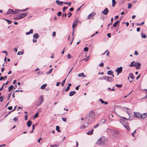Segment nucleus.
<instances>
[{
	"label": "nucleus",
	"mask_w": 147,
	"mask_h": 147,
	"mask_svg": "<svg viewBox=\"0 0 147 147\" xmlns=\"http://www.w3.org/2000/svg\"><path fill=\"white\" fill-rule=\"evenodd\" d=\"M63 3L66 5L68 4L69 6H70L71 5V3L70 2H63Z\"/></svg>",
	"instance_id": "nucleus-45"
},
{
	"label": "nucleus",
	"mask_w": 147,
	"mask_h": 147,
	"mask_svg": "<svg viewBox=\"0 0 147 147\" xmlns=\"http://www.w3.org/2000/svg\"><path fill=\"white\" fill-rule=\"evenodd\" d=\"M99 65L100 67H103L104 65V64L103 63H101L99 64Z\"/></svg>",
	"instance_id": "nucleus-56"
},
{
	"label": "nucleus",
	"mask_w": 147,
	"mask_h": 147,
	"mask_svg": "<svg viewBox=\"0 0 147 147\" xmlns=\"http://www.w3.org/2000/svg\"><path fill=\"white\" fill-rule=\"evenodd\" d=\"M94 129H92L90 131H89L86 134L88 135H91L93 134Z\"/></svg>",
	"instance_id": "nucleus-20"
},
{
	"label": "nucleus",
	"mask_w": 147,
	"mask_h": 147,
	"mask_svg": "<svg viewBox=\"0 0 147 147\" xmlns=\"http://www.w3.org/2000/svg\"><path fill=\"white\" fill-rule=\"evenodd\" d=\"M46 86H47V84H43V85H42L41 86V88H40L42 90H43L45 88Z\"/></svg>",
	"instance_id": "nucleus-26"
},
{
	"label": "nucleus",
	"mask_w": 147,
	"mask_h": 147,
	"mask_svg": "<svg viewBox=\"0 0 147 147\" xmlns=\"http://www.w3.org/2000/svg\"><path fill=\"white\" fill-rule=\"evenodd\" d=\"M109 12V10L107 8H106L104 10L102 11L101 12L105 15H107Z\"/></svg>",
	"instance_id": "nucleus-12"
},
{
	"label": "nucleus",
	"mask_w": 147,
	"mask_h": 147,
	"mask_svg": "<svg viewBox=\"0 0 147 147\" xmlns=\"http://www.w3.org/2000/svg\"><path fill=\"white\" fill-rule=\"evenodd\" d=\"M65 80H66V78L64 80H63V82H62L61 83V85L62 86H64V85L65 84Z\"/></svg>",
	"instance_id": "nucleus-39"
},
{
	"label": "nucleus",
	"mask_w": 147,
	"mask_h": 147,
	"mask_svg": "<svg viewBox=\"0 0 147 147\" xmlns=\"http://www.w3.org/2000/svg\"><path fill=\"white\" fill-rule=\"evenodd\" d=\"M4 20L7 21V23L9 24H10L12 23V21L10 20L7 19H4Z\"/></svg>",
	"instance_id": "nucleus-32"
},
{
	"label": "nucleus",
	"mask_w": 147,
	"mask_h": 147,
	"mask_svg": "<svg viewBox=\"0 0 147 147\" xmlns=\"http://www.w3.org/2000/svg\"><path fill=\"white\" fill-rule=\"evenodd\" d=\"M80 85H78L76 87L75 89L76 90H78L79 88V87L80 86Z\"/></svg>",
	"instance_id": "nucleus-64"
},
{
	"label": "nucleus",
	"mask_w": 147,
	"mask_h": 147,
	"mask_svg": "<svg viewBox=\"0 0 147 147\" xmlns=\"http://www.w3.org/2000/svg\"><path fill=\"white\" fill-rule=\"evenodd\" d=\"M56 35V32H53L52 34V36H54Z\"/></svg>",
	"instance_id": "nucleus-58"
},
{
	"label": "nucleus",
	"mask_w": 147,
	"mask_h": 147,
	"mask_svg": "<svg viewBox=\"0 0 147 147\" xmlns=\"http://www.w3.org/2000/svg\"><path fill=\"white\" fill-rule=\"evenodd\" d=\"M141 115H142L141 117H142L141 118L143 119L145 118L146 117V113H145L142 114H141Z\"/></svg>",
	"instance_id": "nucleus-24"
},
{
	"label": "nucleus",
	"mask_w": 147,
	"mask_h": 147,
	"mask_svg": "<svg viewBox=\"0 0 147 147\" xmlns=\"http://www.w3.org/2000/svg\"><path fill=\"white\" fill-rule=\"evenodd\" d=\"M28 14L27 12L22 13L20 14L17 17L14 18V19L15 20H18L21 19L25 17Z\"/></svg>",
	"instance_id": "nucleus-2"
},
{
	"label": "nucleus",
	"mask_w": 147,
	"mask_h": 147,
	"mask_svg": "<svg viewBox=\"0 0 147 147\" xmlns=\"http://www.w3.org/2000/svg\"><path fill=\"white\" fill-rule=\"evenodd\" d=\"M98 79L100 80H105V76L102 77H101L98 78Z\"/></svg>",
	"instance_id": "nucleus-53"
},
{
	"label": "nucleus",
	"mask_w": 147,
	"mask_h": 147,
	"mask_svg": "<svg viewBox=\"0 0 147 147\" xmlns=\"http://www.w3.org/2000/svg\"><path fill=\"white\" fill-rule=\"evenodd\" d=\"M38 116V113H37L34 115V118H37Z\"/></svg>",
	"instance_id": "nucleus-46"
},
{
	"label": "nucleus",
	"mask_w": 147,
	"mask_h": 147,
	"mask_svg": "<svg viewBox=\"0 0 147 147\" xmlns=\"http://www.w3.org/2000/svg\"><path fill=\"white\" fill-rule=\"evenodd\" d=\"M115 86L117 87H118V88H120L122 86V84H116L115 85Z\"/></svg>",
	"instance_id": "nucleus-35"
},
{
	"label": "nucleus",
	"mask_w": 147,
	"mask_h": 147,
	"mask_svg": "<svg viewBox=\"0 0 147 147\" xmlns=\"http://www.w3.org/2000/svg\"><path fill=\"white\" fill-rule=\"evenodd\" d=\"M107 36L109 37V38H110L111 36V34L110 33H108L107 34Z\"/></svg>",
	"instance_id": "nucleus-62"
},
{
	"label": "nucleus",
	"mask_w": 147,
	"mask_h": 147,
	"mask_svg": "<svg viewBox=\"0 0 147 147\" xmlns=\"http://www.w3.org/2000/svg\"><path fill=\"white\" fill-rule=\"evenodd\" d=\"M128 8H130L132 6V5L130 3H128Z\"/></svg>",
	"instance_id": "nucleus-51"
},
{
	"label": "nucleus",
	"mask_w": 147,
	"mask_h": 147,
	"mask_svg": "<svg viewBox=\"0 0 147 147\" xmlns=\"http://www.w3.org/2000/svg\"><path fill=\"white\" fill-rule=\"evenodd\" d=\"M134 54L135 55H137L138 54V53L136 51H135L134 52Z\"/></svg>",
	"instance_id": "nucleus-59"
},
{
	"label": "nucleus",
	"mask_w": 147,
	"mask_h": 147,
	"mask_svg": "<svg viewBox=\"0 0 147 147\" xmlns=\"http://www.w3.org/2000/svg\"><path fill=\"white\" fill-rule=\"evenodd\" d=\"M35 126L34 124H33L32 126V131L31 133H32L33 132L34 130V129Z\"/></svg>",
	"instance_id": "nucleus-50"
},
{
	"label": "nucleus",
	"mask_w": 147,
	"mask_h": 147,
	"mask_svg": "<svg viewBox=\"0 0 147 147\" xmlns=\"http://www.w3.org/2000/svg\"><path fill=\"white\" fill-rule=\"evenodd\" d=\"M137 62L134 61H132L130 64L129 65V67H134L135 66Z\"/></svg>",
	"instance_id": "nucleus-13"
},
{
	"label": "nucleus",
	"mask_w": 147,
	"mask_h": 147,
	"mask_svg": "<svg viewBox=\"0 0 147 147\" xmlns=\"http://www.w3.org/2000/svg\"><path fill=\"white\" fill-rule=\"evenodd\" d=\"M107 74L108 75H111L113 74V72L111 70L108 71L107 72Z\"/></svg>",
	"instance_id": "nucleus-27"
},
{
	"label": "nucleus",
	"mask_w": 147,
	"mask_h": 147,
	"mask_svg": "<svg viewBox=\"0 0 147 147\" xmlns=\"http://www.w3.org/2000/svg\"><path fill=\"white\" fill-rule=\"evenodd\" d=\"M33 32V30L32 29H31L30 30L29 32H27L26 33V35H28L30 34H32Z\"/></svg>",
	"instance_id": "nucleus-23"
},
{
	"label": "nucleus",
	"mask_w": 147,
	"mask_h": 147,
	"mask_svg": "<svg viewBox=\"0 0 147 147\" xmlns=\"http://www.w3.org/2000/svg\"><path fill=\"white\" fill-rule=\"evenodd\" d=\"M123 126L128 131H129L130 130V128L129 127V126H128L127 125H123Z\"/></svg>",
	"instance_id": "nucleus-31"
},
{
	"label": "nucleus",
	"mask_w": 147,
	"mask_h": 147,
	"mask_svg": "<svg viewBox=\"0 0 147 147\" xmlns=\"http://www.w3.org/2000/svg\"><path fill=\"white\" fill-rule=\"evenodd\" d=\"M120 20H118L113 25V26L114 27H116L117 26V25L118 24L119 22H120Z\"/></svg>",
	"instance_id": "nucleus-25"
},
{
	"label": "nucleus",
	"mask_w": 147,
	"mask_h": 147,
	"mask_svg": "<svg viewBox=\"0 0 147 147\" xmlns=\"http://www.w3.org/2000/svg\"><path fill=\"white\" fill-rule=\"evenodd\" d=\"M95 13L93 12L92 13L90 14L88 17V19H90L92 18L95 15Z\"/></svg>",
	"instance_id": "nucleus-11"
},
{
	"label": "nucleus",
	"mask_w": 147,
	"mask_h": 147,
	"mask_svg": "<svg viewBox=\"0 0 147 147\" xmlns=\"http://www.w3.org/2000/svg\"><path fill=\"white\" fill-rule=\"evenodd\" d=\"M134 78L133 74L132 73H130L129 74V76L128 77V80L130 82H131L132 81V80L134 79Z\"/></svg>",
	"instance_id": "nucleus-5"
},
{
	"label": "nucleus",
	"mask_w": 147,
	"mask_h": 147,
	"mask_svg": "<svg viewBox=\"0 0 147 147\" xmlns=\"http://www.w3.org/2000/svg\"><path fill=\"white\" fill-rule=\"evenodd\" d=\"M122 67H120L118 68H117L116 70V71L117 73V75H118L119 74L122 72Z\"/></svg>",
	"instance_id": "nucleus-8"
},
{
	"label": "nucleus",
	"mask_w": 147,
	"mask_h": 147,
	"mask_svg": "<svg viewBox=\"0 0 147 147\" xmlns=\"http://www.w3.org/2000/svg\"><path fill=\"white\" fill-rule=\"evenodd\" d=\"M70 88V87L68 86L66 89L65 90V92H67L69 90Z\"/></svg>",
	"instance_id": "nucleus-43"
},
{
	"label": "nucleus",
	"mask_w": 147,
	"mask_h": 147,
	"mask_svg": "<svg viewBox=\"0 0 147 147\" xmlns=\"http://www.w3.org/2000/svg\"><path fill=\"white\" fill-rule=\"evenodd\" d=\"M68 8L67 7H63V11L65 12V9H67Z\"/></svg>",
	"instance_id": "nucleus-49"
},
{
	"label": "nucleus",
	"mask_w": 147,
	"mask_h": 147,
	"mask_svg": "<svg viewBox=\"0 0 147 147\" xmlns=\"http://www.w3.org/2000/svg\"><path fill=\"white\" fill-rule=\"evenodd\" d=\"M56 129L57 131L59 132H60L61 131L60 129V127L59 126H56Z\"/></svg>",
	"instance_id": "nucleus-30"
},
{
	"label": "nucleus",
	"mask_w": 147,
	"mask_h": 147,
	"mask_svg": "<svg viewBox=\"0 0 147 147\" xmlns=\"http://www.w3.org/2000/svg\"><path fill=\"white\" fill-rule=\"evenodd\" d=\"M56 2L57 4L58 5H60L61 6L63 5V2L62 1H59V0H57L56 1Z\"/></svg>",
	"instance_id": "nucleus-15"
},
{
	"label": "nucleus",
	"mask_w": 147,
	"mask_h": 147,
	"mask_svg": "<svg viewBox=\"0 0 147 147\" xmlns=\"http://www.w3.org/2000/svg\"><path fill=\"white\" fill-rule=\"evenodd\" d=\"M142 37L143 38H145L146 37V35L144 34H143L141 33Z\"/></svg>",
	"instance_id": "nucleus-44"
},
{
	"label": "nucleus",
	"mask_w": 147,
	"mask_h": 147,
	"mask_svg": "<svg viewBox=\"0 0 147 147\" xmlns=\"http://www.w3.org/2000/svg\"><path fill=\"white\" fill-rule=\"evenodd\" d=\"M15 13L14 12V11L11 9H8L7 12L6 14H15Z\"/></svg>",
	"instance_id": "nucleus-9"
},
{
	"label": "nucleus",
	"mask_w": 147,
	"mask_h": 147,
	"mask_svg": "<svg viewBox=\"0 0 147 147\" xmlns=\"http://www.w3.org/2000/svg\"><path fill=\"white\" fill-rule=\"evenodd\" d=\"M43 100L44 98L43 96H40L38 100L36 103V105L37 106H39L43 102Z\"/></svg>",
	"instance_id": "nucleus-3"
},
{
	"label": "nucleus",
	"mask_w": 147,
	"mask_h": 147,
	"mask_svg": "<svg viewBox=\"0 0 147 147\" xmlns=\"http://www.w3.org/2000/svg\"><path fill=\"white\" fill-rule=\"evenodd\" d=\"M72 15V13H68V17H70Z\"/></svg>",
	"instance_id": "nucleus-54"
},
{
	"label": "nucleus",
	"mask_w": 147,
	"mask_h": 147,
	"mask_svg": "<svg viewBox=\"0 0 147 147\" xmlns=\"http://www.w3.org/2000/svg\"><path fill=\"white\" fill-rule=\"evenodd\" d=\"M112 6L113 7H114L116 3V1L115 0H112Z\"/></svg>",
	"instance_id": "nucleus-29"
},
{
	"label": "nucleus",
	"mask_w": 147,
	"mask_h": 147,
	"mask_svg": "<svg viewBox=\"0 0 147 147\" xmlns=\"http://www.w3.org/2000/svg\"><path fill=\"white\" fill-rule=\"evenodd\" d=\"M141 64L140 63H138L136 64L135 67L137 69H139L140 68Z\"/></svg>",
	"instance_id": "nucleus-14"
},
{
	"label": "nucleus",
	"mask_w": 147,
	"mask_h": 147,
	"mask_svg": "<svg viewBox=\"0 0 147 147\" xmlns=\"http://www.w3.org/2000/svg\"><path fill=\"white\" fill-rule=\"evenodd\" d=\"M144 22H142L141 23L138 24V23H137L136 24L137 26H141L143 25L144 24Z\"/></svg>",
	"instance_id": "nucleus-36"
},
{
	"label": "nucleus",
	"mask_w": 147,
	"mask_h": 147,
	"mask_svg": "<svg viewBox=\"0 0 147 147\" xmlns=\"http://www.w3.org/2000/svg\"><path fill=\"white\" fill-rule=\"evenodd\" d=\"M89 118L91 119L92 121L94 120L95 118V113L94 111L92 110L89 113L88 116Z\"/></svg>",
	"instance_id": "nucleus-4"
},
{
	"label": "nucleus",
	"mask_w": 147,
	"mask_h": 147,
	"mask_svg": "<svg viewBox=\"0 0 147 147\" xmlns=\"http://www.w3.org/2000/svg\"><path fill=\"white\" fill-rule=\"evenodd\" d=\"M111 131H112V130H111L109 128H107V132L108 133H110V134H111Z\"/></svg>",
	"instance_id": "nucleus-41"
},
{
	"label": "nucleus",
	"mask_w": 147,
	"mask_h": 147,
	"mask_svg": "<svg viewBox=\"0 0 147 147\" xmlns=\"http://www.w3.org/2000/svg\"><path fill=\"white\" fill-rule=\"evenodd\" d=\"M13 121H14L15 122H17V121L18 120V119L16 117H15L14 118H13Z\"/></svg>",
	"instance_id": "nucleus-61"
},
{
	"label": "nucleus",
	"mask_w": 147,
	"mask_h": 147,
	"mask_svg": "<svg viewBox=\"0 0 147 147\" xmlns=\"http://www.w3.org/2000/svg\"><path fill=\"white\" fill-rule=\"evenodd\" d=\"M33 37L34 38L37 39L39 37V36L38 33H36L33 35Z\"/></svg>",
	"instance_id": "nucleus-16"
},
{
	"label": "nucleus",
	"mask_w": 147,
	"mask_h": 147,
	"mask_svg": "<svg viewBox=\"0 0 147 147\" xmlns=\"http://www.w3.org/2000/svg\"><path fill=\"white\" fill-rule=\"evenodd\" d=\"M53 69L52 68L50 69L49 71L48 72H47L46 74H48L51 73L52 72V70H53Z\"/></svg>",
	"instance_id": "nucleus-47"
},
{
	"label": "nucleus",
	"mask_w": 147,
	"mask_h": 147,
	"mask_svg": "<svg viewBox=\"0 0 147 147\" xmlns=\"http://www.w3.org/2000/svg\"><path fill=\"white\" fill-rule=\"evenodd\" d=\"M8 109L9 110H11L12 109V106H10L8 108Z\"/></svg>",
	"instance_id": "nucleus-63"
},
{
	"label": "nucleus",
	"mask_w": 147,
	"mask_h": 147,
	"mask_svg": "<svg viewBox=\"0 0 147 147\" xmlns=\"http://www.w3.org/2000/svg\"><path fill=\"white\" fill-rule=\"evenodd\" d=\"M62 119L63 121L65 122L66 121V119L65 118L63 117L62 118Z\"/></svg>",
	"instance_id": "nucleus-55"
},
{
	"label": "nucleus",
	"mask_w": 147,
	"mask_h": 147,
	"mask_svg": "<svg viewBox=\"0 0 147 147\" xmlns=\"http://www.w3.org/2000/svg\"><path fill=\"white\" fill-rule=\"evenodd\" d=\"M105 80H106L109 82H112L113 80V79L111 77L108 76H105Z\"/></svg>",
	"instance_id": "nucleus-6"
},
{
	"label": "nucleus",
	"mask_w": 147,
	"mask_h": 147,
	"mask_svg": "<svg viewBox=\"0 0 147 147\" xmlns=\"http://www.w3.org/2000/svg\"><path fill=\"white\" fill-rule=\"evenodd\" d=\"M64 16V17H66V16H67L66 14V13H63L62 14V17H63Z\"/></svg>",
	"instance_id": "nucleus-60"
},
{
	"label": "nucleus",
	"mask_w": 147,
	"mask_h": 147,
	"mask_svg": "<svg viewBox=\"0 0 147 147\" xmlns=\"http://www.w3.org/2000/svg\"><path fill=\"white\" fill-rule=\"evenodd\" d=\"M134 116L135 117H137L139 118H142V117H141V114L140 113L137 112H134Z\"/></svg>",
	"instance_id": "nucleus-7"
},
{
	"label": "nucleus",
	"mask_w": 147,
	"mask_h": 147,
	"mask_svg": "<svg viewBox=\"0 0 147 147\" xmlns=\"http://www.w3.org/2000/svg\"><path fill=\"white\" fill-rule=\"evenodd\" d=\"M11 93H12L11 92V93H10L8 94V96H7V99L8 100L9 99V98H10V97L11 95Z\"/></svg>",
	"instance_id": "nucleus-33"
},
{
	"label": "nucleus",
	"mask_w": 147,
	"mask_h": 147,
	"mask_svg": "<svg viewBox=\"0 0 147 147\" xmlns=\"http://www.w3.org/2000/svg\"><path fill=\"white\" fill-rule=\"evenodd\" d=\"M4 98V96H1L0 97V101L1 102L3 101V98Z\"/></svg>",
	"instance_id": "nucleus-38"
},
{
	"label": "nucleus",
	"mask_w": 147,
	"mask_h": 147,
	"mask_svg": "<svg viewBox=\"0 0 147 147\" xmlns=\"http://www.w3.org/2000/svg\"><path fill=\"white\" fill-rule=\"evenodd\" d=\"M136 129L135 130L133 133H132L131 134L133 136H134V134L136 133Z\"/></svg>",
	"instance_id": "nucleus-57"
},
{
	"label": "nucleus",
	"mask_w": 147,
	"mask_h": 147,
	"mask_svg": "<svg viewBox=\"0 0 147 147\" xmlns=\"http://www.w3.org/2000/svg\"><path fill=\"white\" fill-rule=\"evenodd\" d=\"M29 9V8H27L25 9H22V10H20V9H16V10H18V11H22V12H25L27 11L28 9Z\"/></svg>",
	"instance_id": "nucleus-19"
},
{
	"label": "nucleus",
	"mask_w": 147,
	"mask_h": 147,
	"mask_svg": "<svg viewBox=\"0 0 147 147\" xmlns=\"http://www.w3.org/2000/svg\"><path fill=\"white\" fill-rule=\"evenodd\" d=\"M51 147H57L58 146L56 144H55L54 145H51Z\"/></svg>",
	"instance_id": "nucleus-52"
},
{
	"label": "nucleus",
	"mask_w": 147,
	"mask_h": 147,
	"mask_svg": "<svg viewBox=\"0 0 147 147\" xmlns=\"http://www.w3.org/2000/svg\"><path fill=\"white\" fill-rule=\"evenodd\" d=\"M32 121L29 120L27 123V125L28 127H30L32 125Z\"/></svg>",
	"instance_id": "nucleus-17"
},
{
	"label": "nucleus",
	"mask_w": 147,
	"mask_h": 147,
	"mask_svg": "<svg viewBox=\"0 0 147 147\" xmlns=\"http://www.w3.org/2000/svg\"><path fill=\"white\" fill-rule=\"evenodd\" d=\"M88 49L87 47H85L84 49V51H88Z\"/></svg>",
	"instance_id": "nucleus-40"
},
{
	"label": "nucleus",
	"mask_w": 147,
	"mask_h": 147,
	"mask_svg": "<svg viewBox=\"0 0 147 147\" xmlns=\"http://www.w3.org/2000/svg\"><path fill=\"white\" fill-rule=\"evenodd\" d=\"M99 101H100L102 104H103L104 102V101L101 98L99 100Z\"/></svg>",
	"instance_id": "nucleus-48"
},
{
	"label": "nucleus",
	"mask_w": 147,
	"mask_h": 147,
	"mask_svg": "<svg viewBox=\"0 0 147 147\" xmlns=\"http://www.w3.org/2000/svg\"><path fill=\"white\" fill-rule=\"evenodd\" d=\"M78 76L79 77H86V76L84 75V74L83 73H82L79 74Z\"/></svg>",
	"instance_id": "nucleus-21"
},
{
	"label": "nucleus",
	"mask_w": 147,
	"mask_h": 147,
	"mask_svg": "<svg viewBox=\"0 0 147 147\" xmlns=\"http://www.w3.org/2000/svg\"><path fill=\"white\" fill-rule=\"evenodd\" d=\"M118 133V131H114L112 130L111 131V135H113L115 134H117Z\"/></svg>",
	"instance_id": "nucleus-22"
},
{
	"label": "nucleus",
	"mask_w": 147,
	"mask_h": 147,
	"mask_svg": "<svg viewBox=\"0 0 147 147\" xmlns=\"http://www.w3.org/2000/svg\"><path fill=\"white\" fill-rule=\"evenodd\" d=\"M76 24L77 23L76 22H74L73 24L72 28H75L76 26Z\"/></svg>",
	"instance_id": "nucleus-34"
},
{
	"label": "nucleus",
	"mask_w": 147,
	"mask_h": 147,
	"mask_svg": "<svg viewBox=\"0 0 147 147\" xmlns=\"http://www.w3.org/2000/svg\"><path fill=\"white\" fill-rule=\"evenodd\" d=\"M13 86L12 85H11L8 88V91H10L12 90L13 89Z\"/></svg>",
	"instance_id": "nucleus-28"
},
{
	"label": "nucleus",
	"mask_w": 147,
	"mask_h": 147,
	"mask_svg": "<svg viewBox=\"0 0 147 147\" xmlns=\"http://www.w3.org/2000/svg\"><path fill=\"white\" fill-rule=\"evenodd\" d=\"M123 109L125 110V111H126L127 113L129 115V117H130V115L131 114L130 111L128 108L124 107L123 108Z\"/></svg>",
	"instance_id": "nucleus-10"
},
{
	"label": "nucleus",
	"mask_w": 147,
	"mask_h": 147,
	"mask_svg": "<svg viewBox=\"0 0 147 147\" xmlns=\"http://www.w3.org/2000/svg\"><path fill=\"white\" fill-rule=\"evenodd\" d=\"M62 14V13L61 11H59L57 13V15L59 17L61 16Z\"/></svg>",
	"instance_id": "nucleus-37"
},
{
	"label": "nucleus",
	"mask_w": 147,
	"mask_h": 147,
	"mask_svg": "<svg viewBox=\"0 0 147 147\" xmlns=\"http://www.w3.org/2000/svg\"><path fill=\"white\" fill-rule=\"evenodd\" d=\"M23 54V52L20 51H19L17 53V55H22Z\"/></svg>",
	"instance_id": "nucleus-42"
},
{
	"label": "nucleus",
	"mask_w": 147,
	"mask_h": 147,
	"mask_svg": "<svg viewBox=\"0 0 147 147\" xmlns=\"http://www.w3.org/2000/svg\"><path fill=\"white\" fill-rule=\"evenodd\" d=\"M108 142V140L106 138L103 136L99 139L96 142V144L102 146L107 144Z\"/></svg>",
	"instance_id": "nucleus-1"
},
{
	"label": "nucleus",
	"mask_w": 147,
	"mask_h": 147,
	"mask_svg": "<svg viewBox=\"0 0 147 147\" xmlns=\"http://www.w3.org/2000/svg\"><path fill=\"white\" fill-rule=\"evenodd\" d=\"M76 93V92L75 91H71V92H70V93H69V95L70 96H73V95H74V94H75Z\"/></svg>",
	"instance_id": "nucleus-18"
}]
</instances>
